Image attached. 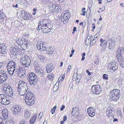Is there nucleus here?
Listing matches in <instances>:
<instances>
[{
  "instance_id": "5fc2aeb1",
  "label": "nucleus",
  "mask_w": 124,
  "mask_h": 124,
  "mask_svg": "<svg viewBox=\"0 0 124 124\" xmlns=\"http://www.w3.org/2000/svg\"><path fill=\"white\" fill-rule=\"evenodd\" d=\"M106 45H103L102 47V49H101V51H104V50H105L106 48Z\"/></svg>"
},
{
  "instance_id": "0e129e2a",
  "label": "nucleus",
  "mask_w": 124,
  "mask_h": 124,
  "mask_svg": "<svg viewBox=\"0 0 124 124\" xmlns=\"http://www.w3.org/2000/svg\"><path fill=\"white\" fill-rule=\"evenodd\" d=\"M42 115V113L40 112L39 114L38 117L39 119H40L41 117L42 116L41 115Z\"/></svg>"
},
{
  "instance_id": "49530a36",
  "label": "nucleus",
  "mask_w": 124,
  "mask_h": 124,
  "mask_svg": "<svg viewBox=\"0 0 124 124\" xmlns=\"http://www.w3.org/2000/svg\"><path fill=\"white\" fill-rule=\"evenodd\" d=\"M117 60L119 62L120 64H121L122 63H123V62H124V61L123 60V59H117Z\"/></svg>"
},
{
  "instance_id": "864d4df0",
  "label": "nucleus",
  "mask_w": 124,
  "mask_h": 124,
  "mask_svg": "<svg viewBox=\"0 0 124 124\" xmlns=\"http://www.w3.org/2000/svg\"><path fill=\"white\" fill-rule=\"evenodd\" d=\"M24 42H24H23V43L22 45H24L25 46H27V45L26 44V43H25V42H27L26 41H27V40H26L25 39H24Z\"/></svg>"
},
{
  "instance_id": "f704fd0d",
  "label": "nucleus",
  "mask_w": 124,
  "mask_h": 124,
  "mask_svg": "<svg viewBox=\"0 0 124 124\" xmlns=\"http://www.w3.org/2000/svg\"><path fill=\"white\" fill-rule=\"evenodd\" d=\"M41 44H42V47L43 49H46L47 47L48 46H46V43L45 42H41Z\"/></svg>"
},
{
  "instance_id": "5701e85b",
  "label": "nucleus",
  "mask_w": 124,
  "mask_h": 124,
  "mask_svg": "<svg viewBox=\"0 0 124 124\" xmlns=\"http://www.w3.org/2000/svg\"><path fill=\"white\" fill-rule=\"evenodd\" d=\"M91 37L89 36H87V39L86 41V44H89L90 43H91Z\"/></svg>"
},
{
  "instance_id": "a18cd8bd",
  "label": "nucleus",
  "mask_w": 124,
  "mask_h": 124,
  "mask_svg": "<svg viewBox=\"0 0 124 124\" xmlns=\"http://www.w3.org/2000/svg\"><path fill=\"white\" fill-rule=\"evenodd\" d=\"M41 69V68L39 67L36 66V72H38Z\"/></svg>"
},
{
  "instance_id": "aec40b11",
  "label": "nucleus",
  "mask_w": 124,
  "mask_h": 124,
  "mask_svg": "<svg viewBox=\"0 0 124 124\" xmlns=\"http://www.w3.org/2000/svg\"><path fill=\"white\" fill-rule=\"evenodd\" d=\"M24 18L26 20H29L31 19V15L30 13H27L26 14L25 13Z\"/></svg>"
},
{
  "instance_id": "680f3d73",
  "label": "nucleus",
  "mask_w": 124,
  "mask_h": 124,
  "mask_svg": "<svg viewBox=\"0 0 124 124\" xmlns=\"http://www.w3.org/2000/svg\"><path fill=\"white\" fill-rule=\"evenodd\" d=\"M25 115L26 116H27L29 115V112L28 111H27L25 112Z\"/></svg>"
},
{
  "instance_id": "e2e57ef3",
  "label": "nucleus",
  "mask_w": 124,
  "mask_h": 124,
  "mask_svg": "<svg viewBox=\"0 0 124 124\" xmlns=\"http://www.w3.org/2000/svg\"><path fill=\"white\" fill-rule=\"evenodd\" d=\"M85 11H83L80 14L81 15H83V16H85Z\"/></svg>"
},
{
  "instance_id": "473e14b6",
  "label": "nucleus",
  "mask_w": 124,
  "mask_h": 124,
  "mask_svg": "<svg viewBox=\"0 0 124 124\" xmlns=\"http://www.w3.org/2000/svg\"><path fill=\"white\" fill-rule=\"evenodd\" d=\"M21 59H24L26 61H29L31 62V58L29 56H25L24 58H22Z\"/></svg>"
},
{
  "instance_id": "4468645a",
  "label": "nucleus",
  "mask_w": 124,
  "mask_h": 124,
  "mask_svg": "<svg viewBox=\"0 0 124 124\" xmlns=\"http://www.w3.org/2000/svg\"><path fill=\"white\" fill-rule=\"evenodd\" d=\"M6 47L3 44L0 45V53L3 54L6 53Z\"/></svg>"
},
{
  "instance_id": "bb28decb",
  "label": "nucleus",
  "mask_w": 124,
  "mask_h": 124,
  "mask_svg": "<svg viewBox=\"0 0 124 124\" xmlns=\"http://www.w3.org/2000/svg\"><path fill=\"white\" fill-rule=\"evenodd\" d=\"M59 82H57L55 83L53 88L54 89H55L57 90L59 87Z\"/></svg>"
},
{
  "instance_id": "58836bf2",
  "label": "nucleus",
  "mask_w": 124,
  "mask_h": 124,
  "mask_svg": "<svg viewBox=\"0 0 124 124\" xmlns=\"http://www.w3.org/2000/svg\"><path fill=\"white\" fill-rule=\"evenodd\" d=\"M101 42H103V44H104V45H107V42L106 40L104 39H102L101 38Z\"/></svg>"
},
{
  "instance_id": "774afa93",
  "label": "nucleus",
  "mask_w": 124,
  "mask_h": 124,
  "mask_svg": "<svg viewBox=\"0 0 124 124\" xmlns=\"http://www.w3.org/2000/svg\"><path fill=\"white\" fill-rule=\"evenodd\" d=\"M67 117L65 115L63 117V120L64 121H66L67 119Z\"/></svg>"
},
{
  "instance_id": "a19ab883",
  "label": "nucleus",
  "mask_w": 124,
  "mask_h": 124,
  "mask_svg": "<svg viewBox=\"0 0 124 124\" xmlns=\"http://www.w3.org/2000/svg\"><path fill=\"white\" fill-rule=\"evenodd\" d=\"M56 106H55L54 107L52 108L51 110V112L52 114H53L54 112L55 111V110L56 109Z\"/></svg>"
},
{
  "instance_id": "c85d7f7f",
  "label": "nucleus",
  "mask_w": 124,
  "mask_h": 124,
  "mask_svg": "<svg viewBox=\"0 0 124 124\" xmlns=\"http://www.w3.org/2000/svg\"><path fill=\"white\" fill-rule=\"evenodd\" d=\"M73 109L72 111L71 114L72 116H73L74 114H75V113L77 112V107H75L74 108H73Z\"/></svg>"
},
{
  "instance_id": "c9c22d12",
  "label": "nucleus",
  "mask_w": 124,
  "mask_h": 124,
  "mask_svg": "<svg viewBox=\"0 0 124 124\" xmlns=\"http://www.w3.org/2000/svg\"><path fill=\"white\" fill-rule=\"evenodd\" d=\"M114 113V111L112 110V109H111L108 113V116H113V113Z\"/></svg>"
},
{
  "instance_id": "4c0bfd02",
  "label": "nucleus",
  "mask_w": 124,
  "mask_h": 124,
  "mask_svg": "<svg viewBox=\"0 0 124 124\" xmlns=\"http://www.w3.org/2000/svg\"><path fill=\"white\" fill-rule=\"evenodd\" d=\"M96 40H97L96 39H93L91 43H90V45L92 46L93 45L96 43Z\"/></svg>"
},
{
  "instance_id": "f8f14e48",
  "label": "nucleus",
  "mask_w": 124,
  "mask_h": 124,
  "mask_svg": "<svg viewBox=\"0 0 124 124\" xmlns=\"http://www.w3.org/2000/svg\"><path fill=\"white\" fill-rule=\"evenodd\" d=\"M21 112V108L20 106L16 105L13 111L14 114L17 115L20 114Z\"/></svg>"
},
{
  "instance_id": "4d7b16f0",
  "label": "nucleus",
  "mask_w": 124,
  "mask_h": 124,
  "mask_svg": "<svg viewBox=\"0 0 124 124\" xmlns=\"http://www.w3.org/2000/svg\"><path fill=\"white\" fill-rule=\"evenodd\" d=\"M69 16H68V17H66L65 18H64V20H65V21L64 22H65V23H66L68 21V17H69Z\"/></svg>"
},
{
  "instance_id": "c756f323",
  "label": "nucleus",
  "mask_w": 124,
  "mask_h": 124,
  "mask_svg": "<svg viewBox=\"0 0 124 124\" xmlns=\"http://www.w3.org/2000/svg\"><path fill=\"white\" fill-rule=\"evenodd\" d=\"M77 77L76 78V83H78L79 82L80 79H81V77L80 75H78L77 74Z\"/></svg>"
},
{
  "instance_id": "412c9836",
  "label": "nucleus",
  "mask_w": 124,
  "mask_h": 124,
  "mask_svg": "<svg viewBox=\"0 0 124 124\" xmlns=\"http://www.w3.org/2000/svg\"><path fill=\"white\" fill-rule=\"evenodd\" d=\"M2 114L3 116L5 118V117L7 116L6 118H7L8 116V111L6 109H4L2 111Z\"/></svg>"
},
{
  "instance_id": "393cba45",
  "label": "nucleus",
  "mask_w": 124,
  "mask_h": 124,
  "mask_svg": "<svg viewBox=\"0 0 124 124\" xmlns=\"http://www.w3.org/2000/svg\"><path fill=\"white\" fill-rule=\"evenodd\" d=\"M51 22V20H47L46 19H44L43 21V25L47 24Z\"/></svg>"
},
{
  "instance_id": "a211bd4d",
  "label": "nucleus",
  "mask_w": 124,
  "mask_h": 124,
  "mask_svg": "<svg viewBox=\"0 0 124 124\" xmlns=\"http://www.w3.org/2000/svg\"><path fill=\"white\" fill-rule=\"evenodd\" d=\"M46 70L47 71V73H49L51 72L53 70V67H52L50 65H49L47 67V66L46 67Z\"/></svg>"
},
{
  "instance_id": "ddd939ff",
  "label": "nucleus",
  "mask_w": 124,
  "mask_h": 124,
  "mask_svg": "<svg viewBox=\"0 0 124 124\" xmlns=\"http://www.w3.org/2000/svg\"><path fill=\"white\" fill-rule=\"evenodd\" d=\"M95 109L90 107L87 109V112L88 115L91 117H93L95 115Z\"/></svg>"
},
{
  "instance_id": "052dcab7",
  "label": "nucleus",
  "mask_w": 124,
  "mask_h": 124,
  "mask_svg": "<svg viewBox=\"0 0 124 124\" xmlns=\"http://www.w3.org/2000/svg\"><path fill=\"white\" fill-rule=\"evenodd\" d=\"M65 106L64 105H62L61 107L60 110L61 111H62L63 110V109L65 108Z\"/></svg>"
},
{
  "instance_id": "f257e3e1",
  "label": "nucleus",
  "mask_w": 124,
  "mask_h": 124,
  "mask_svg": "<svg viewBox=\"0 0 124 124\" xmlns=\"http://www.w3.org/2000/svg\"><path fill=\"white\" fill-rule=\"evenodd\" d=\"M17 93L20 95H26L25 101L28 105H32L34 103V97L31 92L28 91V88L26 83L20 81L18 83Z\"/></svg>"
},
{
  "instance_id": "c03bdc74",
  "label": "nucleus",
  "mask_w": 124,
  "mask_h": 124,
  "mask_svg": "<svg viewBox=\"0 0 124 124\" xmlns=\"http://www.w3.org/2000/svg\"><path fill=\"white\" fill-rule=\"evenodd\" d=\"M121 49L120 48H119L116 51V54H121Z\"/></svg>"
},
{
  "instance_id": "0eeeda50",
  "label": "nucleus",
  "mask_w": 124,
  "mask_h": 124,
  "mask_svg": "<svg viewBox=\"0 0 124 124\" xmlns=\"http://www.w3.org/2000/svg\"><path fill=\"white\" fill-rule=\"evenodd\" d=\"M0 103L5 105H8L9 103V101L6 96L4 94H0Z\"/></svg>"
},
{
  "instance_id": "f3484780",
  "label": "nucleus",
  "mask_w": 124,
  "mask_h": 124,
  "mask_svg": "<svg viewBox=\"0 0 124 124\" xmlns=\"http://www.w3.org/2000/svg\"><path fill=\"white\" fill-rule=\"evenodd\" d=\"M109 41L108 48L110 49H112V48H114V41L111 39L109 40Z\"/></svg>"
},
{
  "instance_id": "dca6fc26",
  "label": "nucleus",
  "mask_w": 124,
  "mask_h": 124,
  "mask_svg": "<svg viewBox=\"0 0 124 124\" xmlns=\"http://www.w3.org/2000/svg\"><path fill=\"white\" fill-rule=\"evenodd\" d=\"M12 88L10 86L7 87H5L3 88V90L4 92V93L5 95L8 93L9 94V91H10V89Z\"/></svg>"
},
{
  "instance_id": "2f4dec72",
  "label": "nucleus",
  "mask_w": 124,
  "mask_h": 124,
  "mask_svg": "<svg viewBox=\"0 0 124 124\" xmlns=\"http://www.w3.org/2000/svg\"><path fill=\"white\" fill-rule=\"evenodd\" d=\"M18 41H17V43H18L19 45H21L22 42L23 40V38H18Z\"/></svg>"
},
{
  "instance_id": "b1692460",
  "label": "nucleus",
  "mask_w": 124,
  "mask_h": 124,
  "mask_svg": "<svg viewBox=\"0 0 124 124\" xmlns=\"http://www.w3.org/2000/svg\"><path fill=\"white\" fill-rule=\"evenodd\" d=\"M9 94L8 93V94H7L6 95L7 96H10L11 97H12L13 96V93L12 91V88L11 89H10V91H9Z\"/></svg>"
},
{
  "instance_id": "09e8293b",
  "label": "nucleus",
  "mask_w": 124,
  "mask_h": 124,
  "mask_svg": "<svg viewBox=\"0 0 124 124\" xmlns=\"http://www.w3.org/2000/svg\"><path fill=\"white\" fill-rule=\"evenodd\" d=\"M76 77V74L75 73H74L72 78V80L73 81H75L76 80L75 78Z\"/></svg>"
},
{
  "instance_id": "a878e982",
  "label": "nucleus",
  "mask_w": 124,
  "mask_h": 124,
  "mask_svg": "<svg viewBox=\"0 0 124 124\" xmlns=\"http://www.w3.org/2000/svg\"><path fill=\"white\" fill-rule=\"evenodd\" d=\"M54 75L52 73L49 74L47 76V78L50 80H52L53 79L54 77Z\"/></svg>"
},
{
  "instance_id": "6ab92c4d",
  "label": "nucleus",
  "mask_w": 124,
  "mask_h": 124,
  "mask_svg": "<svg viewBox=\"0 0 124 124\" xmlns=\"http://www.w3.org/2000/svg\"><path fill=\"white\" fill-rule=\"evenodd\" d=\"M36 115H34L32 117L30 121V124H33L36 120Z\"/></svg>"
},
{
  "instance_id": "6e6d98bb",
  "label": "nucleus",
  "mask_w": 124,
  "mask_h": 124,
  "mask_svg": "<svg viewBox=\"0 0 124 124\" xmlns=\"http://www.w3.org/2000/svg\"><path fill=\"white\" fill-rule=\"evenodd\" d=\"M43 26H42V25L41 26L40 25H38V30H40V29H42L43 30Z\"/></svg>"
},
{
  "instance_id": "423d86ee",
  "label": "nucleus",
  "mask_w": 124,
  "mask_h": 124,
  "mask_svg": "<svg viewBox=\"0 0 124 124\" xmlns=\"http://www.w3.org/2000/svg\"><path fill=\"white\" fill-rule=\"evenodd\" d=\"M8 77V74L5 71H0V84L5 81Z\"/></svg>"
},
{
  "instance_id": "69168bd1",
  "label": "nucleus",
  "mask_w": 124,
  "mask_h": 124,
  "mask_svg": "<svg viewBox=\"0 0 124 124\" xmlns=\"http://www.w3.org/2000/svg\"><path fill=\"white\" fill-rule=\"evenodd\" d=\"M86 72L88 73V75L90 76L91 75V73L88 70H87L86 71Z\"/></svg>"
},
{
  "instance_id": "8fccbe9b",
  "label": "nucleus",
  "mask_w": 124,
  "mask_h": 124,
  "mask_svg": "<svg viewBox=\"0 0 124 124\" xmlns=\"http://www.w3.org/2000/svg\"><path fill=\"white\" fill-rule=\"evenodd\" d=\"M19 124H28V123L26 121H25L24 120H23L21 121Z\"/></svg>"
},
{
  "instance_id": "603ef678",
  "label": "nucleus",
  "mask_w": 124,
  "mask_h": 124,
  "mask_svg": "<svg viewBox=\"0 0 124 124\" xmlns=\"http://www.w3.org/2000/svg\"><path fill=\"white\" fill-rule=\"evenodd\" d=\"M36 46L37 47L38 49H41V44H39V43H38L36 45Z\"/></svg>"
},
{
  "instance_id": "bf43d9fd",
  "label": "nucleus",
  "mask_w": 124,
  "mask_h": 124,
  "mask_svg": "<svg viewBox=\"0 0 124 124\" xmlns=\"http://www.w3.org/2000/svg\"><path fill=\"white\" fill-rule=\"evenodd\" d=\"M111 109L109 107H108L107 108L106 110V112L107 113H108L110 111Z\"/></svg>"
},
{
  "instance_id": "f03ea898",
  "label": "nucleus",
  "mask_w": 124,
  "mask_h": 124,
  "mask_svg": "<svg viewBox=\"0 0 124 124\" xmlns=\"http://www.w3.org/2000/svg\"><path fill=\"white\" fill-rule=\"evenodd\" d=\"M26 77L28 81L31 85H34L38 80L37 76L34 73H29Z\"/></svg>"
},
{
  "instance_id": "9b49d317",
  "label": "nucleus",
  "mask_w": 124,
  "mask_h": 124,
  "mask_svg": "<svg viewBox=\"0 0 124 124\" xmlns=\"http://www.w3.org/2000/svg\"><path fill=\"white\" fill-rule=\"evenodd\" d=\"M43 52L45 54H53V49L51 47H48L46 49H43Z\"/></svg>"
},
{
  "instance_id": "6e6552de",
  "label": "nucleus",
  "mask_w": 124,
  "mask_h": 124,
  "mask_svg": "<svg viewBox=\"0 0 124 124\" xmlns=\"http://www.w3.org/2000/svg\"><path fill=\"white\" fill-rule=\"evenodd\" d=\"M91 92L94 94H99L101 91V87L99 85L93 86L91 88Z\"/></svg>"
},
{
  "instance_id": "37998d69",
  "label": "nucleus",
  "mask_w": 124,
  "mask_h": 124,
  "mask_svg": "<svg viewBox=\"0 0 124 124\" xmlns=\"http://www.w3.org/2000/svg\"><path fill=\"white\" fill-rule=\"evenodd\" d=\"M117 114L118 116L119 115L121 118L122 117V114L121 111L118 110L117 111Z\"/></svg>"
},
{
  "instance_id": "7ed1b4c3",
  "label": "nucleus",
  "mask_w": 124,
  "mask_h": 124,
  "mask_svg": "<svg viewBox=\"0 0 124 124\" xmlns=\"http://www.w3.org/2000/svg\"><path fill=\"white\" fill-rule=\"evenodd\" d=\"M120 95V91L119 90L114 89L110 92L109 99L110 100L116 101L119 100Z\"/></svg>"
},
{
  "instance_id": "7c9ffc66",
  "label": "nucleus",
  "mask_w": 124,
  "mask_h": 124,
  "mask_svg": "<svg viewBox=\"0 0 124 124\" xmlns=\"http://www.w3.org/2000/svg\"><path fill=\"white\" fill-rule=\"evenodd\" d=\"M39 59L41 61H43L45 59V58L44 56L41 54L39 56Z\"/></svg>"
},
{
  "instance_id": "de8ad7c7",
  "label": "nucleus",
  "mask_w": 124,
  "mask_h": 124,
  "mask_svg": "<svg viewBox=\"0 0 124 124\" xmlns=\"http://www.w3.org/2000/svg\"><path fill=\"white\" fill-rule=\"evenodd\" d=\"M55 10L56 11L59 12L60 10H61L60 8V7L58 6H55Z\"/></svg>"
},
{
  "instance_id": "20e7f679",
  "label": "nucleus",
  "mask_w": 124,
  "mask_h": 124,
  "mask_svg": "<svg viewBox=\"0 0 124 124\" xmlns=\"http://www.w3.org/2000/svg\"><path fill=\"white\" fill-rule=\"evenodd\" d=\"M17 64L15 62L11 60L9 61L7 64V68L8 71L11 76H12L16 68Z\"/></svg>"
},
{
  "instance_id": "e433bc0d",
  "label": "nucleus",
  "mask_w": 124,
  "mask_h": 124,
  "mask_svg": "<svg viewBox=\"0 0 124 124\" xmlns=\"http://www.w3.org/2000/svg\"><path fill=\"white\" fill-rule=\"evenodd\" d=\"M5 15L2 12H0V19H4Z\"/></svg>"
},
{
  "instance_id": "1a4fd4ad",
  "label": "nucleus",
  "mask_w": 124,
  "mask_h": 124,
  "mask_svg": "<svg viewBox=\"0 0 124 124\" xmlns=\"http://www.w3.org/2000/svg\"><path fill=\"white\" fill-rule=\"evenodd\" d=\"M43 33H47L50 32L51 28H52L51 22L47 24L43 25Z\"/></svg>"
},
{
  "instance_id": "13d9d810",
  "label": "nucleus",
  "mask_w": 124,
  "mask_h": 124,
  "mask_svg": "<svg viewBox=\"0 0 124 124\" xmlns=\"http://www.w3.org/2000/svg\"><path fill=\"white\" fill-rule=\"evenodd\" d=\"M3 121L2 118L0 117V124H3Z\"/></svg>"
},
{
  "instance_id": "338daca9",
  "label": "nucleus",
  "mask_w": 124,
  "mask_h": 124,
  "mask_svg": "<svg viewBox=\"0 0 124 124\" xmlns=\"http://www.w3.org/2000/svg\"><path fill=\"white\" fill-rule=\"evenodd\" d=\"M61 20L62 21H63V22L64 23H65L64 21H65V20H64V18H63L62 16H61Z\"/></svg>"
},
{
  "instance_id": "4be33fe9",
  "label": "nucleus",
  "mask_w": 124,
  "mask_h": 124,
  "mask_svg": "<svg viewBox=\"0 0 124 124\" xmlns=\"http://www.w3.org/2000/svg\"><path fill=\"white\" fill-rule=\"evenodd\" d=\"M35 72L37 75H39V76H43L45 74L43 70H42V69L38 71V72Z\"/></svg>"
},
{
  "instance_id": "39448f33",
  "label": "nucleus",
  "mask_w": 124,
  "mask_h": 124,
  "mask_svg": "<svg viewBox=\"0 0 124 124\" xmlns=\"http://www.w3.org/2000/svg\"><path fill=\"white\" fill-rule=\"evenodd\" d=\"M118 64L115 61L110 62L108 65V67L110 70V72L113 73L118 69Z\"/></svg>"
},
{
  "instance_id": "cd10ccee",
  "label": "nucleus",
  "mask_w": 124,
  "mask_h": 124,
  "mask_svg": "<svg viewBox=\"0 0 124 124\" xmlns=\"http://www.w3.org/2000/svg\"><path fill=\"white\" fill-rule=\"evenodd\" d=\"M69 15H70V13L68 12L67 13V12L66 11H65L64 12V13L63 14V16H62L63 18H65L66 17L68 16Z\"/></svg>"
},
{
  "instance_id": "9d476101",
  "label": "nucleus",
  "mask_w": 124,
  "mask_h": 124,
  "mask_svg": "<svg viewBox=\"0 0 124 124\" xmlns=\"http://www.w3.org/2000/svg\"><path fill=\"white\" fill-rule=\"evenodd\" d=\"M20 62L22 63L23 66L24 68L25 69L27 70L28 67L30 65L31 62L29 61H26L24 59H21L20 60Z\"/></svg>"
},
{
  "instance_id": "2eb2a0df",
  "label": "nucleus",
  "mask_w": 124,
  "mask_h": 124,
  "mask_svg": "<svg viewBox=\"0 0 124 124\" xmlns=\"http://www.w3.org/2000/svg\"><path fill=\"white\" fill-rule=\"evenodd\" d=\"M26 70V69H23L22 70H21L20 72L17 73V75L18 77L21 78L25 76V70Z\"/></svg>"
},
{
  "instance_id": "ea45409f",
  "label": "nucleus",
  "mask_w": 124,
  "mask_h": 124,
  "mask_svg": "<svg viewBox=\"0 0 124 124\" xmlns=\"http://www.w3.org/2000/svg\"><path fill=\"white\" fill-rule=\"evenodd\" d=\"M16 71L17 74L18 73L20 72V71L23 69H22L19 67L17 68V67H16Z\"/></svg>"
},
{
  "instance_id": "3c124183",
  "label": "nucleus",
  "mask_w": 124,
  "mask_h": 124,
  "mask_svg": "<svg viewBox=\"0 0 124 124\" xmlns=\"http://www.w3.org/2000/svg\"><path fill=\"white\" fill-rule=\"evenodd\" d=\"M116 57L117 59H123V58L122 57V55L121 54H117V55L116 56Z\"/></svg>"
},
{
  "instance_id": "72a5a7b5",
  "label": "nucleus",
  "mask_w": 124,
  "mask_h": 124,
  "mask_svg": "<svg viewBox=\"0 0 124 124\" xmlns=\"http://www.w3.org/2000/svg\"><path fill=\"white\" fill-rule=\"evenodd\" d=\"M55 6L53 5L52 6H51L49 10L52 12H54L55 10Z\"/></svg>"
},
{
  "instance_id": "79ce46f5",
  "label": "nucleus",
  "mask_w": 124,
  "mask_h": 124,
  "mask_svg": "<svg viewBox=\"0 0 124 124\" xmlns=\"http://www.w3.org/2000/svg\"><path fill=\"white\" fill-rule=\"evenodd\" d=\"M108 76L106 74H104L103 76V78L104 79L107 80L108 79Z\"/></svg>"
}]
</instances>
